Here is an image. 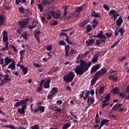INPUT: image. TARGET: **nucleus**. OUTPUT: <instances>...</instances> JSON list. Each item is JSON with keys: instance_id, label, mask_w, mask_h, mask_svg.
<instances>
[{"instance_id": "774afa93", "label": "nucleus", "mask_w": 129, "mask_h": 129, "mask_svg": "<svg viewBox=\"0 0 129 129\" xmlns=\"http://www.w3.org/2000/svg\"><path fill=\"white\" fill-rule=\"evenodd\" d=\"M125 92H126L127 94H128L129 93V86H127L126 87V90H125Z\"/></svg>"}, {"instance_id": "9b49d317", "label": "nucleus", "mask_w": 129, "mask_h": 129, "mask_svg": "<svg viewBox=\"0 0 129 129\" xmlns=\"http://www.w3.org/2000/svg\"><path fill=\"white\" fill-rule=\"evenodd\" d=\"M33 33H34V38H35V39H36V41H37V42L40 43L39 36H40V34H41V32L36 29L35 30H34Z\"/></svg>"}, {"instance_id": "412c9836", "label": "nucleus", "mask_w": 129, "mask_h": 129, "mask_svg": "<svg viewBox=\"0 0 129 129\" xmlns=\"http://www.w3.org/2000/svg\"><path fill=\"white\" fill-rule=\"evenodd\" d=\"M95 42V40L94 39H89L88 40L86 41V44L87 45L91 46H92V44H94V42Z\"/></svg>"}, {"instance_id": "e433bc0d", "label": "nucleus", "mask_w": 129, "mask_h": 129, "mask_svg": "<svg viewBox=\"0 0 129 129\" xmlns=\"http://www.w3.org/2000/svg\"><path fill=\"white\" fill-rule=\"evenodd\" d=\"M120 90L117 89V88H115L113 89V94H119L120 93Z\"/></svg>"}, {"instance_id": "f257e3e1", "label": "nucleus", "mask_w": 129, "mask_h": 129, "mask_svg": "<svg viewBox=\"0 0 129 129\" xmlns=\"http://www.w3.org/2000/svg\"><path fill=\"white\" fill-rule=\"evenodd\" d=\"M100 53H102V52H98L94 54L91 61L88 62L83 59H81L80 60V65L77 66L76 67V68H75L74 71L76 75L82 76V75H83L87 71H88V69H89V67H91L92 64L97 62L98 58L100 56Z\"/></svg>"}, {"instance_id": "39448f33", "label": "nucleus", "mask_w": 129, "mask_h": 129, "mask_svg": "<svg viewBox=\"0 0 129 129\" xmlns=\"http://www.w3.org/2000/svg\"><path fill=\"white\" fill-rule=\"evenodd\" d=\"M29 100L28 98H25L24 100H20V101L17 102L14 104V107H18L19 106H22V108H26V103H28Z\"/></svg>"}, {"instance_id": "e2e57ef3", "label": "nucleus", "mask_w": 129, "mask_h": 129, "mask_svg": "<svg viewBox=\"0 0 129 129\" xmlns=\"http://www.w3.org/2000/svg\"><path fill=\"white\" fill-rule=\"evenodd\" d=\"M11 47H12V49H13L14 51H15V52L18 51V50L17 49V48H15V46H14V45H11Z\"/></svg>"}, {"instance_id": "680f3d73", "label": "nucleus", "mask_w": 129, "mask_h": 129, "mask_svg": "<svg viewBox=\"0 0 129 129\" xmlns=\"http://www.w3.org/2000/svg\"><path fill=\"white\" fill-rule=\"evenodd\" d=\"M51 17H52V16H51L50 15L46 14V19L47 20H51Z\"/></svg>"}, {"instance_id": "f3484780", "label": "nucleus", "mask_w": 129, "mask_h": 129, "mask_svg": "<svg viewBox=\"0 0 129 129\" xmlns=\"http://www.w3.org/2000/svg\"><path fill=\"white\" fill-rule=\"evenodd\" d=\"M91 16L93 18H101L102 17L99 15V13H96L94 10L92 11V13L91 14Z\"/></svg>"}, {"instance_id": "f03ea898", "label": "nucleus", "mask_w": 129, "mask_h": 129, "mask_svg": "<svg viewBox=\"0 0 129 129\" xmlns=\"http://www.w3.org/2000/svg\"><path fill=\"white\" fill-rule=\"evenodd\" d=\"M106 71H107V70L105 68H102L100 70L98 71V72L96 73V74L94 75L93 79H92V80L91 81V86H94V84L97 82L98 79H99L102 76L104 75V74L106 73Z\"/></svg>"}, {"instance_id": "a211bd4d", "label": "nucleus", "mask_w": 129, "mask_h": 129, "mask_svg": "<svg viewBox=\"0 0 129 129\" xmlns=\"http://www.w3.org/2000/svg\"><path fill=\"white\" fill-rule=\"evenodd\" d=\"M123 20H122V19L121 18V17H119L118 18V19L116 20L115 22L116 23V26H118V27L121 26V24H122V22Z\"/></svg>"}, {"instance_id": "a18cd8bd", "label": "nucleus", "mask_w": 129, "mask_h": 129, "mask_svg": "<svg viewBox=\"0 0 129 129\" xmlns=\"http://www.w3.org/2000/svg\"><path fill=\"white\" fill-rule=\"evenodd\" d=\"M37 7L39 8L40 12H42L43 11H44V8H42V5L40 4H37Z\"/></svg>"}, {"instance_id": "a878e982", "label": "nucleus", "mask_w": 129, "mask_h": 129, "mask_svg": "<svg viewBox=\"0 0 129 129\" xmlns=\"http://www.w3.org/2000/svg\"><path fill=\"white\" fill-rule=\"evenodd\" d=\"M18 11H19V13L20 14H25V11H27L29 12V10L28 9H24V7H19V8H18Z\"/></svg>"}, {"instance_id": "864d4df0", "label": "nucleus", "mask_w": 129, "mask_h": 129, "mask_svg": "<svg viewBox=\"0 0 129 129\" xmlns=\"http://www.w3.org/2000/svg\"><path fill=\"white\" fill-rule=\"evenodd\" d=\"M100 43H105V42H100V40H96V46H97V47H99V45H100Z\"/></svg>"}, {"instance_id": "1a4fd4ad", "label": "nucleus", "mask_w": 129, "mask_h": 129, "mask_svg": "<svg viewBox=\"0 0 129 129\" xmlns=\"http://www.w3.org/2000/svg\"><path fill=\"white\" fill-rule=\"evenodd\" d=\"M29 18H25L18 22V23H19V27L20 29L26 28V26H28V23H29Z\"/></svg>"}, {"instance_id": "de8ad7c7", "label": "nucleus", "mask_w": 129, "mask_h": 129, "mask_svg": "<svg viewBox=\"0 0 129 129\" xmlns=\"http://www.w3.org/2000/svg\"><path fill=\"white\" fill-rule=\"evenodd\" d=\"M21 36H22V37L24 38V39L28 40V34H26V33H24V34L21 35Z\"/></svg>"}, {"instance_id": "37998d69", "label": "nucleus", "mask_w": 129, "mask_h": 129, "mask_svg": "<svg viewBox=\"0 0 129 129\" xmlns=\"http://www.w3.org/2000/svg\"><path fill=\"white\" fill-rule=\"evenodd\" d=\"M83 10V8L82 7H78V8H77V9H76L75 12L76 13H80L81 12H82V11Z\"/></svg>"}, {"instance_id": "4d7b16f0", "label": "nucleus", "mask_w": 129, "mask_h": 129, "mask_svg": "<svg viewBox=\"0 0 129 129\" xmlns=\"http://www.w3.org/2000/svg\"><path fill=\"white\" fill-rule=\"evenodd\" d=\"M103 8H104V10H105L106 11H109V6H108V5H103Z\"/></svg>"}, {"instance_id": "7ed1b4c3", "label": "nucleus", "mask_w": 129, "mask_h": 129, "mask_svg": "<svg viewBox=\"0 0 129 129\" xmlns=\"http://www.w3.org/2000/svg\"><path fill=\"white\" fill-rule=\"evenodd\" d=\"M7 34V31H3L2 35H3V43H4V46H5V47H2V49H1V51H6L9 49V47H8V44H9V42L8 41Z\"/></svg>"}, {"instance_id": "473e14b6", "label": "nucleus", "mask_w": 129, "mask_h": 129, "mask_svg": "<svg viewBox=\"0 0 129 129\" xmlns=\"http://www.w3.org/2000/svg\"><path fill=\"white\" fill-rule=\"evenodd\" d=\"M41 4L44 6L50 5V2L47 0H41Z\"/></svg>"}, {"instance_id": "423d86ee", "label": "nucleus", "mask_w": 129, "mask_h": 129, "mask_svg": "<svg viewBox=\"0 0 129 129\" xmlns=\"http://www.w3.org/2000/svg\"><path fill=\"white\" fill-rule=\"evenodd\" d=\"M92 37H93V38H99V40H100V42H102L103 43H105V41H106V37L104 36V34H103L102 30H100V31H99V33H98V34H97V35H93Z\"/></svg>"}, {"instance_id": "6e6552de", "label": "nucleus", "mask_w": 129, "mask_h": 129, "mask_svg": "<svg viewBox=\"0 0 129 129\" xmlns=\"http://www.w3.org/2000/svg\"><path fill=\"white\" fill-rule=\"evenodd\" d=\"M59 13L55 12L53 11V10L48 12L47 14L50 15V16H52L53 19H59V17H62L61 16V12L58 11Z\"/></svg>"}, {"instance_id": "4be33fe9", "label": "nucleus", "mask_w": 129, "mask_h": 129, "mask_svg": "<svg viewBox=\"0 0 129 129\" xmlns=\"http://www.w3.org/2000/svg\"><path fill=\"white\" fill-rule=\"evenodd\" d=\"M87 24H88V20H86L82 22H81L80 24L78 25V26L81 28H84V27H86V25Z\"/></svg>"}, {"instance_id": "c9c22d12", "label": "nucleus", "mask_w": 129, "mask_h": 129, "mask_svg": "<svg viewBox=\"0 0 129 129\" xmlns=\"http://www.w3.org/2000/svg\"><path fill=\"white\" fill-rule=\"evenodd\" d=\"M62 9H63V16L67 15V6H62Z\"/></svg>"}, {"instance_id": "5fc2aeb1", "label": "nucleus", "mask_w": 129, "mask_h": 129, "mask_svg": "<svg viewBox=\"0 0 129 129\" xmlns=\"http://www.w3.org/2000/svg\"><path fill=\"white\" fill-rule=\"evenodd\" d=\"M120 108V107H118V106H113L112 108H111V110H114V111H116L117 109H119Z\"/></svg>"}, {"instance_id": "72a5a7b5", "label": "nucleus", "mask_w": 129, "mask_h": 129, "mask_svg": "<svg viewBox=\"0 0 129 129\" xmlns=\"http://www.w3.org/2000/svg\"><path fill=\"white\" fill-rule=\"evenodd\" d=\"M109 80H111V81L116 82L117 81V79L116 77H114L113 76H109Z\"/></svg>"}, {"instance_id": "ea45409f", "label": "nucleus", "mask_w": 129, "mask_h": 129, "mask_svg": "<svg viewBox=\"0 0 129 129\" xmlns=\"http://www.w3.org/2000/svg\"><path fill=\"white\" fill-rule=\"evenodd\" d=\"M118 94H119V96H120V97L123 99H124L125 97L127 96V95H126V94L124 92L120 93Z\"/></svg>"}, {"instance_id": "052dcab7", "label": "nucleus", "mask_w": 129, "mask_h": 129, "mask_svg": "<svg viewBox=\"0 0 129 129\" xmlns=\"http://www.w3.org/2000/svg\"><path fill=\"white\" fill-rule=\"evenodd\" d=\"M76 53H77V51L75 50V49H72L71 50V52H70V53H71V54H75Z\"/></svg>"}, {"instance_id": "6ab92c4d", "label": "nucleus", "mask_w": 129, "mask_h": 129, "mask_svg": "<svg viewBox=\"0 0 129 129\" xmlns=\"http://www.w3.org/2000/svg\"><path fill=\"white\" fill-rule=\"evenodd\" d=\"M6 21V16L0 15V27L4 25V22Z\"/></svg>"}, {"instance_id": "13d9d810", "label": "nucleus", "mask_w": 129, "mask_h": 129, "mask_svg": "<svg viewBox=\"0 0 129 129\" xmlns=\"http://www.w3.org/2000/svg\"><path fill=\"white\" fill-rule=\"evenodd\" d=\"M46 20H47V19H45L44 17H41V22H42V23H47V21H46Z\"/></svg>"}, {"instance_id": "79ce46f5", "label": "nucleus", "mask_w": 129, "mask_h": 129, "mask_svg": "<svg viewBox=\"0 0 129 129\" xmlns=\"http://www.w3.org/2000/svg\"><path fill=\"white\" fill-rule=\"evenodd\" d=\"M104 99H105V100H103V101H109V100L110 99V94H107Z\"/></svg>"}, {"instance_id": "8fccbe9b", "label": "nucleus", "mask_w": 129, "mask_h": 129, "mask_svg": "<svg viewBox=\"0 0 129 129\" xmlns=\"http://www.w3.org/2000/svg\"><path fill=\"white\" fill-rule=\"evenodd\" d=\"M45 48H46V50L47 51H51V50H52V46L51 45H46V46H45Z\"/></svg>"}, {"instance_id": "b1692460", "label": "nucleus", "mask_w": 129, "mask_h": 129, "mask_svg": "<svg viewBox=\"0 0 129 129\" xmlns=\"http://www.w3.org/2000/svg\"><path fill=\"white\" fill-rule=\"evenodd\" d=\"M0 81H1V83H3V82L8 83L9 81H11V78H9V77H8V78H6V77H4L3 79H2V78H0Z\"/></svg>"}, {"instance_id": "49530a36", "label": "nucleus", "mask_w": 129, "mask_h": 129, "mask_svg": "<svg viewBox=\"0 0 129 129\" xmlns=\"http://www.w3.org/2000/svg\"><path fill=\"white\" fill-rule=\"evenodd\" d=\"M58 44L61 46H66V42H64V41L61 40L60 41H58Z\"/></svg>"}, {"instance_id": "20e7f679", "label": "nucleus", "mask_w": 129, "mask_h": 129, "mask_svg": "<svg viewBox=\"0 0 129 129\" xmlns=\"http://www.w3.org/2000/svg\"><path fill=\"white\" fill-rule=\"evenodd\" d=\"M75 73H73V72H70L69 74H67V75H64L63 76V81L64 82H66L67 83L72 82V81H73V79L75 78Z\"/></svg>"}, {"instance_id": "5701e85b", "label": "nucleus", "mask_w": 129, "mask_h": 129, "mask_svg": "<svg viewBox=\"0 0 129 129\" xmlns=\"http://www.w3.org/2000/svg\"><path fill=\"white\" fill-rule=\"evenodd\" d=\"M13 62H15L14 60H12V59L8 57H6V58H4V62H5V64H9L10 63H12Z\"/></svg>"}, {"instance_id": "393cba45", "label": "nucleus", "mask_w": 129, "mask_h": 129, "mask_svg": "<svg viewBox=\"0 0 129 129\" xmlns=\"http://www.w3.org/2000/svg\"><path fill=\"white\" fill-rule=\"evenodd\" d=\"M109 120L108 119H104L102 120V121L99 122L100 123V127H103V126H104V124H109L108 122H109Z\"/></svg>"}, {"instance_id": "bf43d9fd", "label": "nucleus", "mask_w": 129, "mask_h": 129, "mask_svg": "<svg viewBox=\"0 0 129 129\" xmlns=\"http://www.w3.org/2000/svg\"><path fill=\"white\" fill-rule=\"evenodd\" d=\"M36 27V25H34L32 26H28V29H30V30H33V29H34V28Z\"/></svg>"}, {"instance_id": "c03bdc74", "label": "nucleus", "mask_w": 129, "mask_h": 129, "mask_svg": "<svg viewBox=\"0 0 129 129\" xmlns=\"http://www.w3.org/2000/svg\"><path fill=\"white\" fill-rule=\"evenodd\" d=\"M92 29H93V28L91 27V25H87V33L91 32V31H92Z\"/></svg>"}, {"instance_id": "2eb2a0df", "label": "nucleus", "mask_w": 129, "mask_h": 129, "mask_svg": "<svg viewBox=\"0 0 129 129\" xmlns=\"http://www.w3.org/2000/svg\"><path fill=\"white\" fill-rule=\"evenodd\" d=\"M64 51H66V53H64V56L68 57L70 56L69 51H70V45L67 44L64 45Z\"/></svg>"}, {"instance_id": "603ef678", "label": "nucleus", "mask_w": 129, "mask_h": 129, "mask_svg": "<svg viewBox=\"0 0 129 129\" xmlns=\"http://www.w3.org/2000/svg\"><path fill=\"white\" fill-rule=\"evenodd\" d=\"M125 59H126V57L122 56L121 58H119V62H124Z\"/></svg>"}, {"instance_id": "f704fd0d", "label": "nucleus", "mask_w": 129, "mask_h": 129, "mask_svg": "<svg viewBox=\"0 0 129 129\" xmlns=\"http://www.w3.org/2000/svg\"><path fill=\"white\" fill-rule=\"evenodd\" d=\"M71 126V123H66L63 124V126H62V129H67L69 128Z\"/></svg>"}, {"instance_id": "ddd939ff", "label": "nucleus", "mask_w": 129, "mask_h": 129, "mask_svg": "<svg viewBox=\"0 0 129 129\" xmlns=\"http://www.w3.org/2000/svg\"><path fill=\"white\" fill-rule=\"evenodd\" d=\"M100 64H97L93 66H92V68L91 69V74H93L97 72L98 70H99Z\"/></svg>"}, {"instance_id": "c85d7f7f", "label": "nucleus", "mask_w": 129, "mask_h": 129, "mask_svg": "<svg viewBox=\"0 0 129 129\" xmlns=\"http://www.w3.org/2000/svg\"><path fill=\"white\" fill-rule=\"evenodd\" d=\"M8 69H12V70H15V62L13 61V62L11 63L8 66Z\"/></svg>"}, {"instance_id": "7c9ffc66", "label": "nucleus", "mask_w": 129, "mask_h": 129, "mask_svg": "<svg viewBox=\"0 0 129 129\" xmlns=\"http://www.w3.org/2000/svg\"><path fill=\"white\" fill-rule=\"evenodd\" d=\"M37 110H39V111L41 112H44L45 111V107L44 106H37Z\"/></svg>"}, {"instance_id": "0e129e2a", "label": "nucleus", "mask_w": 129, "mask_h": 129, "mask_svg": "<svg viewBox=\"0 0 129 129\" xmlns=\"http://www.w3.org/2000/svg\"><path fill=\"white\" fill-rule=\"evenodd\" d=\"M33 129H39V125H34V126H31Z\"/></svg>"}, {"instance_id": "3c124183", "label": "nucleus", "mask_w": 129, "mask_h": 129, "mask_svg": "<svg viewBox=\"0 0 129 129\" xmlns=\"http://www.w3.org/2000/svg\"><path fill=\"white\" fill-rule=\"evenodd\" d=\"M104 92V87H100L99 88V94H103V92Z\"/></svg>"}, {"instance_id": "69168bd1", "label": "nucleus", "mask_w": 129, "mask_h": 129, "mask_svg": "<svg viewBox=\"0 0 129 129\" xmlns=\"http://www.w3.org/2000/svg\"><path fill=\"white\" fill-rule=\"evenodd\" d=\"M0 77H2V78H8V77H9V75H2L1 74H0Z\"/></svg>"}, {"instance_id": "aec40b11", "label": "nucleus", "mask_w": 129, "mask_h": 129, "mask_svg": "<svg viewBox=\"0 0 129 129\" xmlns=\"http://www.w3.org/2000/svg\"><path fill=\"white\" fill-rule=\"evenodd\" d=\"M44 83V80H41L40 81V83L39 84V87H37L36 91L37 92H40L42 91V84Z\"/></svg>"}, {"instance_id": "4c0bfd02", "label": "nucleus", "mask_w": 129, "mask_h": 129, "mask_svg": "<svg viewBox=\"0 0 129 129\" xmlns=\"http://www.w3.org/2000/svg\"><path fill=\"white\" fill-rule=\"evenodd\" d=\"M102 108H104L106 106L109 105V103H106L108 101H102Z\"/></svg>"}, {"instance_id": "cd10ccee", "label": "nucleus", "mask_w": 129, "mask_h": 129, "mask_svg": "<svg viewBox=\"0 0 129 129\" xmlns=\"http://www.w3.org/2000/svg\"><path fill=\"white\" fill-rule=\"evenodd\" d=\"M20 70H22V71L23 72V74H24V75H26V74H28V68L22 66Z\"/></svg>"}, {"instance_id": "09e8293b", "label": "nucleus", "mask_w": 129, "mask_h": 129, "mask_svg": "<svg viewBox=\"0 0 129 129\" xmlns=\"http://www.w3.org/2000/svg\"><path fill=\"white\" fill-rule=\"evenodd\" d=\"M94 93H96V95H97L98 94V90H96V92H94V90H91V92H89V94H90L91 95H92V96L94 95Z\"/></svg>"}, {"instance_id": "f8f14e48", "label": "nucleus", "mask_w": 129, "mask_h": 129, "mask_svg": "<svg viewBox=\"0 0 129 129\" xmlns=\"http://www.w3.org/2000/svg\"><path fill=\"white\" fill-rule=\"evenodd\" d=\"M118 32H119V33H120V36L122 37V36H123L124 35V33H125V30L122 28H119V30L118 31H116V30L114 31V36L116 37L118 34Z\"/></svg>"}, {"instance_id": "4468645a", "label": "nucleus", "mask_w": 129, "mask_h": 129, "mask_svg": "<svg viewBox=\"0 0 129 129\" xmlns=\"http://www.w3.org/2000/svg\"><path fill=\"white\" fill-rule=\"evenodd\" d=\"M50 80L49 79L46 80V82H45V80H44V83H42V86H44V88L45 89L50 88Z\"/></svg>"}, {"instance_id": "0eeeda50", "label": "nucleus", "mask_w": 129, "mask_h": 129, "mask_svg": "<svg viewBox=\"0 0 129 129\" xmlns=\"http://www.w3.org/2000/svg\"><path fill=\"white\" fill-rule=\"evenodd\" d=\"M58 93V89L56 87H53L50 91V94L47 95V99L52 100L53 95Z\"/></svg>"}, {"instance_id": "9d476101", "label": "nucleus", "mask_w": 129, "mask_h": 129, "mask_svg": "<svg viewBox=\"0 0 129 129\" xmlns=\"http://www.w3.org/2000/svg\"><path fill=\"white\" fill-rule=\"evenodd\" d=\"M60 36L66 37V39H64V41H66L67 44H69L71 45H75V44L73 43V42H70V37H68V35H67V34L66 33L61 32L60 33Z\"/></svg>"}, {"instance_id": "c756f323", "label": "nucleus", "mask_w": 129, "mask_h": 129, "mask_svg": "<svg viewBox=\"0 0 129 129\" xmlns=\"http://www.w3.org/2000/svg\"><path fill=\"white\" fill-rule=\"evenodd\" d=\"M25 52V50H22L19 52V54L20 55V61H22L24 58V53Z\"/></svg>"}, {"instance_id": "dca6fc26", "label": "nucleus", "mask_w": 129, "mask_h": 129, "mask_svg": "<svg viewBox=\"0 0 129 129\" xmlns=\"http://www.w3.org/2000/svg\"><path fill=\"white\" fill-rule=\"evenodd\" d=\"M109 15H113V17H119V14H117V12L115 11V10H111L109 13L108 14Z\"/></svg>"}, {"instance_id": "a19ab883", "label": "nucleus", "mask_w": 129, "mask_h": 129, "mask_svg": "<svg viewBox=\"0 0 129 129\" xmlns=\"http://www.w3.org/2000/svg\"><path fill=\"white\" fill-rule=\"evenodd\" d=\"M119 42H120V39L119 41L115 42V43H113L112 45L110 46V49H113L114 47H115V46L119 44Z\"/></svg>"}, {"instance_id": "2f4dec72", "label": "nucleus", "mask_w": 129, "mask_h": 129, "mask_svg": "<svg viewBox=\"0 0 129 129\" xmlns=\"http://www.w3.org/2000/svg\"><path fill=\"white\" fill-rule=\"evenodd\" d=\"M2 127L7 128L15 129V127L13 125H6L2 126Z\"/></svg>"}, {"instance_id": "338daca9", "label": "nucleus", "mask_w": 129, "mask_h": 129, "mask_svg": "<svg viewBox=\"0 0 129 129\" xmlns=\"http://www.w3.org/2000/svg\"><path fill=\"white\" fill-rule=\"evenodd\" d=\"M92 23L94 24H98V21H97V20L94 19L93 21H92Z\"/></svg>"}, {"instance_id": "6e6d98bb", "label": "nucleus", "mask_w": 129, "mask_h": 129, "mask_svg": "<svg viewBox=\"0 0 129 129\" xmlns=\"http://www.w3.org/2000/svg\"><path fill=\"white\" fill-rule=\"evenodd\" d=\"M112 35H113V33H105V35H104V36H105L106 37L110 38Z\"/></svg>"}, {"instance_id": "bb28decb", "label": "nucleus", "mask_w": 129, "mask_h": 129, "mask_svg": "<svg viewBox=\"0 0 129 129\" xmlns=\"http://www.w3.org/2000/svg\"><path fill=\"white\" fill-rule=\"evenodd\" d=\"M25 109H26V107L19 108L18 109V113H19L20 114H24L25 113Z\"/></svg>"}, {"instance_id": "58836bf2", "label": "nucleus", "mask_w": 129, "mask_h": 129, "mask_svg": "<svg viewBox=\"0 0 129 129\" xmlns=\"http://www.w3.org/2000/svg\"><path fill=\"white\" fill-rule=\"evenodd\" d=\"M58 24V22H57V21H53V22H52V21H50V26H55Z\"/></svg>"}]
</instances>
